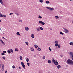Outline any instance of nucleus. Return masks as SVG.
<instances>
[{
    "instance_id": "nucleus-1",
    "label": "nucleus",
    "mask_w": 73,
    "mask_h": 73,
    "mask_svg": "<svg viewBox=\"0 0 73 73\" xmlns=\"http://www.w3.org/2000/svg\"><path fill=\"white\" fill-rule=\"evenodd\" d=\"M66 62H67V63H68L69 65H73V61L70 59H68L67 60Z\"/></svg>"
},
{
    "instance_id": "nucleus-2",
    "label": "nucleus",
    "mask_w": 73,
    "mask_h": 73,
    "mask_svg": "<svg viewBox=\"0 0 73 73\" xmlns=\"http://www.w3.org/2000/svg\"><path fill=\"white\" fill-rule=\"evenodd\" d=\"M52 62L54 63V64H55V65H58V62H57V61H56V60H54V58H53L52 60Z\"/></svg>"
},
{
    "instance_id": "nucleus-3",
    "label": "nucleus",
    "mask_w": 73,
    "mask_h": 73,
    "mask_svg": "<svg viewBox=\"0 0 73 73\" xmlns=\"http://www.w3.org/2000/svg\"><path fill=\"white\" fill-rule=\"evenodd\" d=\"M68 54L69 55L70 57H73V52H72L70 51L68 52Z\"/></svg>"
},
{
    "instance_id": "nucleus-4",
    "label": "nucleus",
    "mask_w": 73,
    "mask_h": 73,
    "mask_svg": "<svg viewBox=\"0 0 73 73\" xmlns=\"http://www.w3.org/2000/svg\"><path fill=\"white\" fill-rule=\"evenodd\" d=\"M39 23L40 24H41L42 25H45V23H44V22H42V21H39Z\"/></svg>"
},
{
    "instance_id": "nucleus-5",
    "label": "nucleus",
    "mask_w": 73,
    "mask_h": 73,
    "mask_svg": "<svg viewBox=\"0 0 73 73\" xmlns=\"http://www.w3.org/2000/svg\"><path fill=\"white\" fill-rule=\"evenodd\" d=\"M63 29L65 31L64 32L65 33H68V32H69V31H68V29L65 28H63Z\"/></svg>"
},
{
    "instance_id": "nucleus-6",
    "label": "nucleus",
    "mask_w": 73,
    "mask_h": 73,
    "mask_svg": "<svg viewBox=\"0 0 73 73\" xmlns=\"http://www.w3.org/2000/svg\"><path fill=\"white\" fill-rule=\"evenodd\" d=\"M47 9H49L50 10V11H53V10H54L53 8H52L51 7H47Z\"/></svg>"
},
{
    "instance_id": "nucleus-7",
    "label": "nucleus",
    "mask_w": 73,
    "mask_h": 73,
    "mask_svg": "<svg viewBox=\"0 0 73 73\" xmlns=\"http://www.w3.org/2000/svg\"><path fill=\"white\" fill-rule=\"evenodd\" d=\"M25 31H29V28L28 27H25Z\"/></svg>"
},
{
    "instance_id": "nucleus-8",
    "label": "nucleus",
    "mask_w": 73,
    "mask_h": 73,
    "mask_svg": "<svg viewBox=\"0 0 73 73\" xmlns=\"http://www.w3.org/2000/svg\"><path fill=\"white\" fill-rule=\"evenodd\" d=\"M4 64H2V70L3 71V70H4Z\"/></svg>"
},
{
    "instance_id": "nucleus-9",
    "label": "nucleus",
    "mask_w": 73,
    "mask_h": 73,
    "mask_svg": "<svg viewBox=\"0 0 73 73\" xmlns=\"http://www.w3.org/2000/svg\"><path fill=\"white\" fill-rule=\"evenodd\" d=\"M0 41L1 42V43L3 44V45H5V43H4V42H3V40H0Z\"/></svg>"
},
{
    "instance_id": "nucleus-10",
    "label": "nucleus",
    "mask_w": 73,
    "mask_h": 73,
    "mask_svg": "<svg viewBox=\"0 0 73 73\" xmlns=\"http://www.w3.org/2000/svg\"><path fill=\"white\" fill-rule=\"evenodd\" d=\"M0 3H1V4L3 5H4V4L3 3V2L2 0H0Z\"/></svg>"
},
{
    "instance_id": "nucleus-11",
    "label": "nucleus",
    "mask_w": 73,
    "mask_h": 73,
    "mask_svg": "<svg viewBox=\"0 0 73 73\" xmlns=\"http://www.w3.org/2000/svg\"><path fill=\"white\" fill-rule=\"evenodd\" d=\"M58 69H60L61 68V66L60 65H58L57 66Z\"/></svg>"
},
{
    "instance_id": "nucleus-12",
    "label": "nucleus",
    "mask_w": 73,
    "mask_h": 73,
    "mask_svg": "<svg viewBox=\"0 0 73 73\" xmlns=\"http://www.w3.org/2000/svg\"><path fill=\"white\" fill-rule=\"evenodd\" d=\"M31 37H32V38H33L35 37V35H34L33 34H32L31 35Z\"/></svg>"
},
{
    "instance_id": "nucleus-13",
    "label": "nucleus",
    "mask_w": 73,
    "mask_h": 73,
    "mask_svg": "<svg viewBox=\"0 0 73 73\" xmlns=\"http://www.w3.org/2000/svg\"><path fill=\"white\" fill-rule=\"evenodd\" d=\"M37 31H40V27H38V28L37 29Z\"/></svg>"
},
{
    "instance_id": "nucleus-14",
    "label": "nucleus",
    "mask_w": 73,
    "mask_h": 73,
    "mask_svg": "<svg viewBox=\"0 0 73 73\" xmlns=\"http://www.w3.org/2000/svg\"><path fill=\"white\" fill-rule=\"evenodd\" d=\"M45 3L46 4H49V3H50L49 1H46Z\"/></svg>"
},
{
    "instance_id": "nucleus-15",
    "label": "nucleus",
    "mask_w": 73,
    "mask_h": 73,
    "mask_svg": "<svg viewBox=\"0 0 73 73\" xmlns=\"http://www.w3.org/2000/svg\"><path fill=\"white\" fill-rule=\"evenodd\" d=\"M48 64H50V63H51V60H48Z\"/></svg>"
},
{
    "instance_id": "nucleus-16",
    "label": "nucleus",
    "mask_w": 73,
    "mask_h": 73,
    "mask_svg": "<svg viewBox=\"0 0 73 73\" xmlns=\"http://www.w3.org/2000/svg\"><path fill=\"white\" fill-rule=\"evenodd\" d=\"M55 18H56V20H58V19L59 17H58V16H56Z\"/></svg>"
},
{
    "instance_id": "nucleus-17",
    "label": "nucleus",
    "mask_w": 73,
    "mask_h": 73,
    "mask_svg": "<svg viewBox=\"0 0 73 73\" xmlns=\"http://www.w3.org/2000/svg\"><path fill=\"white\" fill-rule=\"evenodd\" d=\"M15 50L16 52H18L19 51V49L17 48H16L15 49Z\"/></svg>"
},
{
    "instance_id": "nucleus-18",
    "label": "nucleus",
    "mask_w": 73,
    "mask_h": 73,
    "mask_svg": "<svg viewBox=\"0 0 73 73\" xmlns=\"http://www.w3.org/2000/svg\"><path fill=\"white\" fill-rule=\"evenodd\" d=\"M69 44H70V45H73V42H70V43Z\"/></svg>"
},
{
    "instance_id": "nucleus-19",
    "label": "nucleus",
    "mask_w": 73,
    "mask_h": 73,
    "mask_svg": "<svg viewBox=\"0 0 73 73\" xmlns=\"http://www.w3.org/2000/svg\"><path fill=\"white\" fill-rule=\"evenodd\" d=\"M7 53H9V54H10V53H11V51L10 50H7Z\"/></svg>"
},
{
    "instance_id": "nucleus-20",
    "label": "nucleus",
    "mask_w": 73,
    "mask_h": 73,
    "mask_svg": "<svg viewBox=\"0 0 73 73\" xmlns=\"http://www.w3.org/2000/svg\"><path fill=\"white\" fill-rule=\"evenodd\" d=\"M19 58L21 60H23V57L22 56H20Z\"/></svg>"
},
{
    "instance_id": "nucleus-21",
    "label": "nucleus",
    "mask_w": 73,
    "mask_h": 73,
    "mask_svg": "<svg viewBox=\"0 0 73 73\" xmlns=\"http://www.w3.org/2000/svg\"><path fill=\"white\" fill-rule=\"evenodd\" d=\"M3 15L1 13H0V17H3Z\"/></svg>"
},
{
    "instance_id": "nucleus-22",
    "label": "nucleus",
    "mask_w": 73,
    "mask_h": 73,
    "mask_svg": "<svg viewBox=\"0 0 73 73\" xmlns=\"http://www.w3.org/2000/svg\"><path fill=\"white\" fill-rule=\"evenodd\" d=\"M16 34L17 35H20V33L19 32H17V33Z\"/></svg>"
},
{
    "instance_id": "nucleus-23",
    "label": "nucleus",
    "mask_w": 73,
    "mask_h": 73,
    "mask_svg": "<svg viewBox=\"0 0 73 73\" xmlns=\"http://www.w3.org/2000/svg\"><path fill=\"white\" fill-rule=\"evenodd\" d=\"M55 45V46H58V44L57 43H56Z\"/></svg>"
},
{
    "instance_id": "nucleus-24",
    "label": "nucleus",
    "mask_w": 73,
    "mask_h": 73,
    "mask_svg": "<svg viewBox=\"0 0 73 73\" xmlns=\"http://www.w3.org/2000/svg\"><path fill=\"white\" fill-rule=\"evenodd\" d=\"M31 51H33V50H34V49H33V48H31Z\"/></svg>"
},
{
    "instance_id": "nucleus-25",
    "label": "nucleus",
    "mask_w": 73,
    "mask_h": 73,
    "mask_svg": "<svg viewBox=\"0 0 73 73\" xmlns=\"http://www.w3.org/2000/svg\"><path fill=\"white\" fill-rule=\"evenodd\" d=\"M39 28H40V29L41 31H42V30H43V28H42V27H39Z\"/></svg>"
},
{
    "instance_id": "nucleus-26",
    "label": "nucleus",
    "mask_w": 73,
    "mask_h": 73,
    "mask_svg": "<svg viewBox=\"0 0 73 73\" xmlns=\"http://www.w3.org/2000/svg\"><path fill=\"white\" fill-rule=\"evenodd\" d=\"M37 50H39V51H40V50H41V48L39 47H38V48L37 49Z\"/></svg>"
},
{
    "instance_id": "nucleus-27",
    "label": "nucleus",
    "mask_w": 73,
    "mask_h": 73,
    "mask_svg": "<svg viewBox=\"0 0 73 73\" xmlns=\"http://www.w3.org/2000/svg\"><path fill=\"white\" fill-rule=\"evenodd\" d=\"M60 35H64V33H63L62 32H60Z\"/></svg>"
},
{
    "instance_id": "nucleus-28",
    "label": "nucleus",
    "mask_w": 73,
    "mask_h": 73,
    "mask_svg": "<svg viewBox=\"0 0 73 73\" xmlns=\"http://www.w3.org/2000/svg\"><path fill=\"white\" fill-rule=\"evenodd\" d=\"M3 52L5 54V53H7V51H3Z\"/></svg>"
},
{
    "instance_id": "nucleus-29",
    "label": "nucleus",
    "mask_w": 73,
    "mask_h": 73,
    "mask_svg": "<svg viewBox=\"0 0 73 73\" xmlns=\"http://www.w3.org/2000/svg\"><path fill=\"white\" fill-rule=\"evenodd\" d=\"M38 18H39V19H42V17L40 16V15H39Z\"/></svg>"
},
{
    "instance_id": "nucleus-30",
    "label": "nucleus",
    "mask_w": 73,
    "mask_h": 73,
    "mask_svg": "<svg viewBox=\"0 0 73 73\" xmlns=\"http://www.w3.org/2000/svg\"><path fill=\"white\" fill-rule=\"evenodd\" d=\"M39 1L40 3H43V1L42 0H39Z\"/></svg>"
},
{
    "instance_id": "nucleus-31",
    "label": "nucleus",
    "mask_w": 73,
    "mask_h": 73,
    "mask_svg": "<svg viewBox=\"0 0 73 73\" xmlns=\"http://www.w3.org/2000/svg\"><path fill=\"white\" fill-rule=\"evenodd\" d=\"M10 51L12 53H13V50H12V49H10Z\"/></svg>"
},
{
    "instance_id": "nucleus-32",
    "label": "nucleus",
    "mask_w": 73,
    "mask_h": 73,
    "mask_svg": "<svg viewBox=\"0 0 73 73\" xmlns=\"http://www.w3.org/2000/svg\"><path fill=\"white\" fill-rule=\"evenodd\" d=\"M35 48H37V47H38V46H37V45H35Z\"/></svg>"
},
{
    "instance_id": "nucleus-33",
    "label": "nucleus",
    "mask_w": 73,
    "mask_h": 73,
    "mask_svg": "<svg viewBox=\"0 0 73 73\" xmlns=\"http://www.w3.org/2000/svg\"><path fill=\"white\" fill-rule=\"evenodd\" d=\"M22 67L23 68H25V65H22Z\"/></svg>"
},
{
    "instance_id": "nucleus-34",
    "label": "nucleus",
    "mask_w": 73,
    "mask_h": 73,
    "mask_svg": "<svg viewBox=\"0 0 73 73\" xmlns=\"http://www.w3.org/2000/svg\"><path fill=\"white\" fill-rule=\"evenodd\" d=\"M1 55H2V56H4V55H5V54L3 53V52L2 53H1Z\"/></svg>"
},
{
    "instance_id": "nucleus-35",
    "label": "nucleus",
    "mask_w": 73,
    "mask_h": 73,
    "mask_svg": "<svg viewBox=\"0 0 73 73\" xmlns=\"http://www.w3.org/2000/svg\"><path fill=\"white\" fill-rule=\"evenodd\" d=\"M30 64L29 63H28V62H27V65L28 66H29V65H30Z\"/></svg>"
},
{
    "instance_id": "nucleus-36",
    "label": "nucleus",
    "mask_w": 73,
    "mask_h": 73,
    "mask_svg": "<svg viewBox=\"0 0 73 73\" xmlns=\"http://www.w3.org/2000/svg\"><path fill=\"white\" fill-rule=\"evenodd\" d=\"M26 61H27V62H28V61H29V58H27L26 59Z\"/></svg>"
},
{
    "instance_id": "nucleus-37",
    "label": "nucleus",
    "mask_w": 73,
    "mask_h": 73,
    "mask_svg": "<svg viewBox=\"0 0 73 73\" xmlns=\"http://www.w3.org/2000/svg\"><path fill=\"white\" fill-rule=\"evenodd\" d=\"M42 58L43 59V60H44V59H45V57L44 56H43L42 57Z\"/></svg>"
},
{
    "instance_id": "nucleus-38",
    "label": "nucleus",
    "mask_w": 73,
    "mask_h": 73,
    "mask_svg": "<svg viewBox=\"0 0 73 73\" xmlns=\"http://www.w3.org/2000/svg\"><path fill=\"white\" fill-rule=\"evenodd\" d=\"M21 64L22 66L24 65V63L23 62H21Z\"/></svg>"
},
{
    "instance_id": "nucleus-39",
    "label": "nucleus",
    "mask_w": 73,
    "mask_h": 73,
    "mask_svg": "<svg viewBox=\"0 0 73 73\" xmlns=\"http://www.w3.org/2000/svg\"><path fill=\"white\" fill-rule=\"evenodd\" d=\"M25 44H26V45H28V44H29L28 43V42H25Z\"/></svg>"
},
{
    "instance_id": "nucleus-40",
    "label": "nucleus",
    "mask_w": 73,
    "mask_h": 73,
    "mask_svg": "<svg viewBox=\"0 0 73 73\" xmlns=\"http://www.w3.org/2000/svg\"><path fill=\"white\" fill-rule=\"evenodd\" d=\"M12 68H13V69H15V66L13 65L12 66Z\"/></svg>"
},
{
    "instance_id": "nucleus-41",
    "label": "nucleus",
    "mask_w": 73,
    "mask_h": 73,
    "mask_svg": "<svg viewBox=\"0 0 73 73\" xmlns=\"http://www.w3.org/2000/svg\"><path fill=\"white\" fill-rule=\"evenodd\" d=\"M49 49L50 51H51L52 50V49L50 48L49 47Z\"/></svg>"
},
{
    "instance_id": "nucleus-42",
    "label": "nucleus",
    "mask_w": 73,
    "mask_h": 73,
    "mask_svg": "<svg viewBox=\"0 0 73 73\" xmlns=\"http://www.w3.org/2000/svg\"><path fill=\"white\" fill-rule=\"evenodd\" d=\"M58 41H55L54 42L55 44H57V43H58Z\"/></svg>"
},
{
    "instance_id": "nucleus-43",
    "label": "nucleus",
    "mask_w": 73,
    "mask_h": 73,
    "mask_svg": "<svg viewBox=\"0 0 73 73\" xmlns=\"http://www.w3.org/2000/svg\"><path fill=\"white\" fill-rule=\"evenodd\" d=\"M15 14L17 16H18V15H19V14H18V13H15Z\"/></svg>"
},
{
    "instance_id": "nucleus-44",
    "label": "nucleus",
    "mask_w": 73,
    "mask_h": 73,
    "mask_svg": "<svg viewBox=\"0 0 73 73\" xmlns=\"http://www.w3.org/2000/svg\"><path fill=\"white\" fill-rule=\"evenodd\" d=\"M13 13H11L9 15H13Z\"/></svg>"
},
{
    "instance_id": "nucleus-45",
    "label": "nucleus",
    "mask_w": 73,
    "mask_h": 73,
    "mask_svg": "<svg viewBox=\"0 0 73 73\" xmlns=\"http://www.w3.org/2000/svg\"><path fill=\"white\" fill-rule=\"evenodd\" d=\"M2 58L3 60H5V57H2Z\"/></svg>"
},
{
    "instance_id": "nucleus-46",
    "label": "nucleus",
    "mask_w": 73,
    "mask_h": 73,
    "mask_svg": "<svg viewBox=\"0 0 73 73\" xmlns=\"http://www.w3.org/2000/svg\"><path fill=\"white\" fill-rule=\"evenodd\" d=\"M58 48H60V45H58Z\"/></svg>"
},
{
    "instance_id": "nucleus-47",
    "label": "nucleus",
    "mask_w": 73,
    "mask_h": 73,
    "mask_svg": "<svg viewBox=\"0 0 73 73\" xmlns=\"http://www.w3.org/2000/svg\"><path fill=\"white\" fill-rule=\"evenodd\" d=\"M3 17H6V15H3Z\"/></svg>"
},
{
    "instance_id": "nucleus-48",
    "label": "nucleus",
    "mask_w": 73,
    "mask_h": 73,
    "mask_svg": "<svg viewBox=\"0 0 73 73\" xmlns=\"http://www.w3.org/2000/svg\"><path fill=\"white\" fill-rule=\"evenodd\" d=\"M70 58H72V60H73V57L71 56V57H70Z\"/></svg>"
},
{
    "instance_id": "nucleus-49",
    "label": "nucleus",
    "mask_w": 73,
    "mask_h": 73,
    "mask_svg": "<svg viewBox=\"0 0 73 73\" xmlns=\"http://www.w3.org/2000/svg\"><path fill=\"white\" fill-rule=\"evenodd\" d=\"M21 67L19 66V69H21Z\"/></svg>"
},
{
    "instance_id": "nucleus-50",
    "label": "nucleus",
    "mask_w": 73,
    "mask_h": 73,
    "mask_svg": "<svg viewBox=\"0 0 73 73\" xmlns=\"http://www.w3.org/2000/svg\"><path fill=\"white\" fill-rule=\"evenodd\" d=\"M19 22H20V23H21L22 22V20H20L19 21Z\"/></svg>"
},
{
    "instance_id": "nucleus-51",
    "label": "nucleus",
    "mask_w": 73,
    "mask_h": 73,
    "mask_svg": "<svg viewBox=\"0 0 73 73\" xmlns=\"http://www.w3.org/2000/svg\"><path fill=\"white\" fill-rule=\"evenodd\" d=\"M7 72V70H6L5 72V73H6Z\"/></svg>"
},
{
    "instance_id": "nucleus-52",
    "label": "nucleus",
    "mask_w": 73,
    "mask_h": 73,
    "mask_svg": "<svg viewBox=\"0 0 73 73\" xmlns=\"http://www.w3.org/2000/svg\"><path fill=\"white\" fill-rule=\"evenodd\" d=\"M2 37V38H3V39H5V38L3 36Z\"/></svg>"
},
{
    "instance_id": "nucleus-53",
    "label": "nucleus",
    "mask_w": 73,
    "mask_h": 73,
    "mask_svg": "<svg viewBox=\"0 0 73 73\" xmlns=\"http://www.w3.org/2000/svg\"><path fill=\"white\" fill-rule=\"evenodd\" d=\"M36 55H34V57H36Z\"/></svg>"
},
{
    "instance_id": "nucleus-54",
    "label": "nucleus",
    "mask_w": 73,
    "mask_h": 73,
    "mask_svg": "<svg viewBox=\"0 0 73 73\" xmlns=\"http://www.w3.org/2000/svg\"><path fill=\"white\" fill-rule=\"evenodd\" d=\"M63 39H64V40H65V38L63 37Z\"/></svg>"
},
{
    "instance_id": "nucleus-55",
    "label": "nucleus",
    "mask_w": 73,
    "mask_h": 73,
    "mask_svg": "<svg viewBox=\"0 0 73 73\" xmlns=\"http://www.w3.org/2000/svg\"><path fill=\"white\" fill-rule=\"evenodd\" d=\"M20 50H22V48H20Z\"/></svg>"
},
{
    "instance_id": "nucleus-56",
    "label": "nucleus",
    "mask_w": 73,
    "mask_h": 73,
    "mask_svg": "<svg viewBox=\"0 0 73 73\" xmlns=\"http://www.w3.org/2000/svg\"><path fill=\"white\" fill-rule=\"evenodd\" d=\"M1 66V64H0V66Z\"/></svg>"
},
{
    "instance_id": "nucleus-57",
    "label": "nucleus",
    "mask_w": 73,
    "mask_h": 73,
    "mask_svg": "<svg viewBox=\"0 0 73 73\" xmlns=\"http://www.w3.org/2000/svg\"><path fill=\"white\" fill-rule=\"evenodd\" d=\"M61 57H62V56H60Z\"/></svg>"
},
{
    "instance_id": "nucleus-58",
    "label": "nucleus",
    "mask_w": 73,
    "mask_h": 73,
    "mask_svg": "<svg viewBox=\"0 0 73 73\" xmlns=\"http://www.w3.org/2000/svg\"><path fill=\"white\" fill-rule=\"evenodd\" d=\"M1 20H0V23H1Z\"/></svg>"
},
{
    "instance_id": "nucleus-59",
    "label": "nucleus",
    "mask_w": 73,
    "mask_h": 73,
    "mask_svg": "<svg viewBox=\"0 0 73 73\" xmlns=\"http://www.w3.org/2000/svg\"><path fill=\"white\" fill-rule=\"evenodd\" d=\"M50 30H52V29H51Z\"/></svg>"
},
{
    "instance_id": "nucleus-60",
    "label": "nucleus",
    "mask_w": 73,
    "mask_h": 73,
    "mask_svg": "<svg viewBox=\"0 0 73 73\" xmlns=\"http://www.w3.org/2000/svg\"><path fill=\"white\" fill-rule=\"evenodd\" d=\"M0 30H1V28H0Z\"/></svg>"
},
{
    "instance_id": "nucleus-61",
    "label": "nucleus",
    "mask_w": 73,
    "mask_h": 73,
    "mask_svg": "<svg viewBox=\"0 0 73 73\" xmlns=\"http://www.w3.org/2000/svg\"><path fill=\"white\" fill-rule=\"evenodd\" d=\"M72 23H73V21Z\"/></svg>"
}]
</instances>
